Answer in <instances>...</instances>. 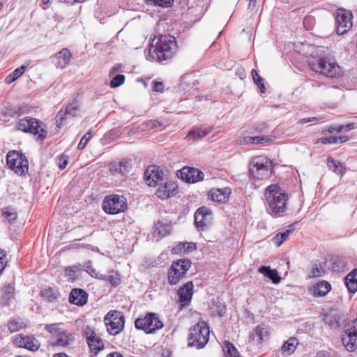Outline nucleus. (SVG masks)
<instances>
[{"label":"nucleus","mask_w":357,"mask_h":357,"mask_svg":"<svg viewBox=\"0 0 357 357\" xmlns=\"http://www.w3.org/2000/svg\"><path fill=\"white\" fill-rule=\"evenodd\" d=\"M176 51L175 38L168 35H162L155 38L150 44L146 59L158 63L170 60Z\"/></svg>","instance_id":"f257e3e1"},{"label":"nucleus","mask_w":357,"mask_h":357,"mask_svg":"<svg viewBox=\"0 0 357 357\" xmlns=\"http://www.w3.org/2000/svg\"><path fill=\"white\" fill-rule=\"evenodd\" d=\"M267 211L272 216H281L287 210L288 196L278 185H271L265 191Z\"/></svg>","instance_id":"f03ea898"},{"label":"nucleus","mask_w":357,"mask_h":357,"mask_svg":"<svg viewBox=\"0 0 357 357\" xmlns=\"http://www.w3.org/2000/svg\"><path fill=\"white\" fill-rule=\"evenodd\" d=\"M272 170V161L264 155L253 158L250 163V174L255 179L263 180L269 178Z\"/></svg>","instance_id":"7ed1b4c3"},{"label":"nucleus","mask_w":357,"mask_h":357,"mask_svg":"<svg viewBox=\"0 0 357 357\" xmlns=\"http://www.w3.org/2000/svg\"><path fill=\"white\" fill-rule=\"evenodd\" d=\"M209 328L204 321L198 322L189 330L188 345L197 349L203 348L208 341Z\"/></svg>","instance_id":"20e7f679"},{"label":"nucleus","mask_w":357,"mask_h":357,"mask_svg":"<svg viewBox=\"0 0 357 357\" xmlns=\"http://www.w3.org/2000/svg\"><path fill=\"white\" fill-rule=\"evenodd\" d=\"M6 162L8 167L18 175H24L29 171V162L21 151H10L6 155Z\"/></svg>","instance_id":"39448f33"},{"label":"nucleus","mask_w":357,"mask_h":357,"mask_svg":"<svg viewBox=\"0 0 357 357\" xmlns=\"http://www.w3.org/2000/svg\"><path fill=\"white\" fill-rule=\"evenodd\" d=\"M192 262L188 259H181L172 262L168 271V282L170 284H176L183 278L190 268Z\"/></svg>","instance_id":"423d86ee"},{"label":"nucleus","mask_w":357,"mask_h":357,"mask_svg":"<svg viewBox=\"0 0 357 357\" xmlns=\"http://www.w3.org/2000/svg\"><path fill=\"white\" fill-rule=\"evenodd\" d=\"M102 207L107 214H117L127 208V199L122 195H107L102 202Z\"/></svg>","instance_id":"0eeeda50"},{"label":"nucleus","mask_w":357,"mask_h":357,"mask_svg":"<svg viewBox=\"0 0 357 357\" xmlns=\"http://www.w3.org/2000/svg\"><path fill=\"white\" fill-rule=\"evenodd\" d=\"M16 127L19 130L34 135L37 140L43 141L47 135V131L40 127L39 121L34 118L21 119Z\"/></svg>","instance_id":"6e6552de"},{"label":"nucleus","mask_w":357,"mask_h":357,"mask_svg":"<svg viewBox=\"0 0 357 357\" xmlns=\"http://www.w3.org/2000/svg\"><path fill=\"white\" fill-rule=\"evenodd\" d=\"M104 321L108 333L112 335L119 334L124 328L125 317L120 312L110 310L105 316Z\"/></svg>","instance_id":"1a4fd4ad"},{"label":"nucleus","mask_w":357,"mask_h":357,"mask_svg":"<svg viewBox=\"0 0 357 357\" xmlns=\"http://www.w3.org/2000/svg\"><path fill=\"white\" fill-rule=\"evenodd\" d=\"M136 328L144 331L146 333H152L163 326L162 322L156 314L149 312L144 317H139L135 320Z\"/></svg>","instance_id":"9d476101"},{"label":"nucleus","mask_w":357,"mask_h":357,"mask_svg":"<svg viewBox=\"0 0 357 357\" xmlns=\"http://www.w3.org/2000/svg\"><path fill=\"white\" fill-rule=\"evenodd\" d=\"M310 66L316 73L326 77H335L339 74V66L335 62H330L326 59H316L310 61Z\"/></svg>","instance_id":"9b49d317"},{"label":"nucleus","mask_w":357,"mask_h":357,"mask_svg":"<svg viewBox=\"0 0 357 357\" xmlns=\"http://www.w3.org/2000/svg\"><path fill=\"white\" fill-rule=\"evenodd\" d=\"M342 342L348 351H354L357 348V319L347 323L342 334Z\"/></svg>","instance_id":"f8f14e48"},{"label":"nucleus","mask_w":357,"mask_h":357,"mask_svg":"<svg viewBox=\"0 0 357 357\" xmlns=\"http://www.w3.org/2000/svg\"><path fill=\"white\" fill-rule=\"evenodd\" d=\"M80 106L78 102L75 100H73L72 102H69L65 112L61 109L56 116V123L58 128H61L63 125V122L66 120L68 116L75 117L79 115Z\"/></svg>","instance_id":"ddd939ff"},{"label":"nucleus","mask_w":357,"mask_h":357,"mask_svg":"<svg viewBox=\"0 0 357 357\" xmlns=\"http://www.w3.org/2000/svg\"><path fill=\"white\" fill-rule=\"evenodd\" d=\"M164 178V173L159 166L150 165L144 172V179L149 186L155 187Z\"/></svg>","instance_id":"4468645a"},{"label":"nucleus","mask_w":357,"mask_h":357,"mask_svg":"<svg viewBox=\"0 0 357 357\" xmlns=\"http://www.w3.org/2000/svg\"><path fill=\"white\" fill-rule=\"evenodd\" d=\"M13 343L17 347L25 348L32 351H37L40 347L39 341L33 335H16Z\"/></svg>","instance_id":"2eb2a0df"},{"label":"nucleus","mask_w":357,"mask_h":357,"mask_svg":"<svg viewBox=\"0 0 357 357\" xmlns=\"http://www.w3.org/2000/svg\"><path fill=\"white\" fill-rule=\"evenodd\" d=\"M156 186H158V188L155 191V195L161 199L172 197L178 191V185L175 182L167 181L165 178L164 181L160 182Z\"/></svg>","instance_id":"dca6fc26"},{"label":"nucleus","mask_w":357,"mask_h":357,"mask_svg":"<svg viewBox=\"0 0 357 357\" xmlns=\"http://www.w3.org/2000/svg\"><path fill=\"white\" fill-rule=\"evenodd\" d=\"M86 339L91 352L97 354L104 349V342L90 327H86L85 330Z\"/></svg>","instance_id":"f3484780"},{"label":"nucleus","mask_w":357,"mask_h":357,"mask_svg":"<svg viewBox=\"0 0 357 357\" xmlns=\"http://www.w3.org/2000/svg\"><path fill=\"white\" fill-rule=\"evenodd\" d=\"M204 173L198 169L184 167L180 170V177L188 183H196L202 181Z\"/></svg>","instance_id":"a211bd4d"},{"label":"nucleus","mask_w":357,"mask_h":357,"mask_svg":"<svg viewBox=\"0 0 357 357\" xmlns=\"http://www.w3.org/2000/svg\"><path fill=\"white\" fill-rule=\"evenodd\" d=\"M193 283L192 281L186 282L177 291L181 309L188 305L193 294Z\"/></svg>","instance_id":"6ab92c4d"},{"label":"nucleus","mask_w":357,"mask_h":357,"mask_svg":"<svg viewBox=\"0 0 357 357\" xmlns=\"http://www.w3.org/2000/svg\"><path fill=\"white\" fill-rule=\"evenodd\" d=\"M88 294L79 288L73 289L69 294V302L72 304L83 306L88 301Z\"/></svg>","instance_id":"aec40b11"},{"label":"nucleus","mask_w":357,"mask_h":357,"mask_svg":"<svg viewBox=\"0 0 357 357\" xmlns=\"http://www.w3.org/2000/svg\"><path fill=\"white\" fill-rule=\"evenodd\" d=\"M131 160H123L119 162L113 163L109 169L113 176H126L131 170Z\"/></svg>","instance_id":"412c9836"},{"label":"nucleus","mask_w":357,"mask_h":357,"mask_svg":"<svg viewBox=\"0 0 357 357\" xmlns=\"http://www.w3.org/2000/svg\"><path fill=\"white\" fill-rule=\"evenodd\" d=\"M231 194V190L229 188L223 189H212L210 190L209 195L211 197V199L220 204H224L227 202Z\"/></svg>","instance_id":"4be33fe9"},{"label":"nucleus","mask_w":357,"mask_h":357,"mask_svg":"<svg viewBox=\"0 0 357 357\" xmlns=\"http://www.w3.org/2000/svg\"><path fill=\"white\" fill-rule=\"evenodd\" d=\"M56 340L53 345L66 347L70 345L75 338L73 335L67 331L62 330L56 336Z\"/></svg>","instance_id":"5701e85b"},{"label":"nucleus","mask_w":357,"mask_h":357,"mask_svg":"<svg viewBox=\"0 0 357 357\" xmlns=\"http://www.w3.org/2000/svg\"><path fill=\"white\" fill-rule=\"evenodd\" d=\"M211 131L210 128H202L198 127H194L191 130L189 131L185 137L188 140H198L202 139Z\"/></svg>","instance_id":"b1692460"},{"label":"nucleus","mask_w":357,"mask_h":357,"mask_svg":"<svg viewBox=\"0 0 357 357\" xmlns=\"http://www.w3.org/2000/svg\"><path fill=\"white\" fill-rule=\"evenodd\" d=\"M259 272L270 279L274 284H278L281 281V278L278 271L276 269H271L270 266H262L259 268Z\"/></svg>","instance_id":"393cba45"},{"label":"nucleus","mask_w":357,"mask_h":357,"mask_svg":"<svg viewBox=\"0 0 357 357\" xmlns=\"http://www.w3.org/2000/svg\"><path fill=\"white\" fill-rule=\"evenodd\" d=\"M331 289V284L325 280H322L313 287V294L317 297L325 296Z\"/></svg>","instance_id":"a878e982"},{"label":"nucleus","mask_w":357,"mask_h":357,"mask_svg":"<svg viewBox=\"0 0 357 357\" xmlns=\"http://www.w3.org/2000/svg\"><path fill=\"white\" fill-rule=\"evenodd\" d=\"M270 335V331L268 328L262 324L257 326L255 330V333L251 335L253 340L255 337H257L258 343H261L263 341H266L268 339Z\"/></svg>","instance_id":"bb28decb"},{"label":"nucleus","mask_w":357,"mask_h":357,"mask_svg":"<svg viewBox=\"0 0 357 357\" xmlns=\"http://www.w3.org/2000/svg\"><path fill=\"white\" fill-rule=\"evenodd\" d=\"M353 14L351 10L343 8H337L335 12V22H352Z\"/></svg>","instance_id":"cd10ccee"},{"label":"nucleus","mask_w":357,"mask_h":357,"mask_svg":"<svg viewBox=\"0 0 357 357\" xmlns=\"http://www.w3.org/2000/svg\"><path fill=\"white\" fill-rule=\"evenodd\" d=\"M357 269L353 270L345 278V284L349 291L354 293L357 291Z\"/></svg>","instance_id":"c85d7f7f"},{"label":"nucleus","mask_w":357,"mask_h":357,"mask_svg":"<svg viewBox=\"0 0 357 357\" xmlns=\"http://www.w3.org/2000/svg\"><path fill=\"white\" fill-rule=\"evenodd\" d=\"M272 140L268 135L245 137L243 138V143L253 144H266Z\"/></svg>","instance_id":"c756f323"},{"label":"nucleus","mask_w":357,"mask_h":357,"mask_svg":"<svg viewBox=\"0 0 357 357\" xmlns=\"http://www.w3.org/2000/svg\"><path fill=\"white\" fill-rule=\"evenodd\" d=\"M298 344V341L295 337H290L286 341L282 346V351L284 354L290 355L294 352L296 347Z\"/></svg>","instance_id":"7c9ffc66"},{"label":"nucleus","mask_w":357,"mask_h":357,"mask_svg":"<svg viewBox=\"0 0 357 357\" xmlns=\"http://www.w3.org/2000/svg\"><path fill=\"white\" fill-rule=\"evenodd\" d=\"M40 296L50 303H53L58 299L59 292L52 287H47L40 291Z\"/></svg>","instance_id":"2f4dec72"},{"label":"nucleus","mask_w":357,"mask_h":357,"mask_svg":"<svg viewBox=\"0 0 357 357\" xmlns=\"http://www.w3.org/2000/svg\"><path fill=\"white\" fill-rule=\"evenodd\" d=\"M171 231V226L161 222H158L154 226L153 233L156 236L164 237L169 234Z\"/></svg>","instance_id":"473e14b6"},{"label":"nucleus","mask_w":357,"mask_h":357,"mask_svg":"<svg viewBox=\"0 0 357 357\" xmlns=\"http://www.w3.org/2000/svg\"><path fill=\"white\" fill-rule=\"evenodd\" d=\"M327 166L331 170L337 174H342L344 172L343 165L331 157H328L327 158Z\"/></svg>","instance_id":"72a5a7b5"},{"label":"nucleus","mask_w":357,"mask_h":357,"mask_svg":"<svg viewBox=\"0 0 357 357\" xmlns=\"http://www.w3.org/2000/svg\"><path fill=\"white\" fill-rule=\"evenodd\" d=\"M223 351L225 357H240L239 353L234 345L229 341L223 343Z\"/></svg>","instance_id":"f704fd0d"},{"label":"nucleus","mask_w":357,"mask_h":357,"mask_svg":"<svg viewBox=\"0 0 357 357\" xmlns=\"http://www.w3.org/2000/svg\"><path fill=\"white\" fill-rule=\"evenodd\" d=\"M0 293L5 302H8L15 295V287L12 284H8L0 289Z\"/></svg>","instance_id":"c9c22d12"},{"label":"nucleus","mask_w":357,"mask_h":357,"mask_svg":"<svg viewBox=\"0 0 357 357\" xmlns=\"http://www.w3.org/2000/svg\"><path fill=\"white\" fill-rule=\"evenodd\" d=\"M26 66L22 65L20 67L16 68L10 74H9L5 79V82L7 84H11L17 79H18L25 71Z\"/></svg>","instance_id":"e433bc0d"},{"label":"nucleus","mask_w":357,"mask_h":357,"mask_svg":"<svg viewBox=\"0 0 357 357\" xmlns=\"http://www.w3.org/2000/svg\"><path fill=\"white\" fill-rule=\"evenodd\" d=\"M332 270L335 272H344L347 270V261L345 259L337 257L332 264Z\"/></svg>","instance_id":"4c0bfd02"},{"label":"nucleus","mask_w":357,"mask_h":357,"mask_svg":"<svg viewBox=\"0 0 357 357\" xmlns=\"http://www.w3.org/2000/svg\"><path fill=\"white\" fill-rule=\"evenodd\" d=\"M195 225H196V227L199 229V230H205L208 224H209V222L205 219L202 215H201L200 213H198V212L196 211L195 213Z\"/></svg>","instance_id":"58836bf2"},{"label":"nucleus","mask_w":357,"mask_h":357,"mask_svg":"<svg viewBox=\"0 0 357 357\" xmlns=\"http://www.w3.org/2000/svg\"><path fill=\"white\" fill-rule=\"evenodd\" d=\"M147 5L156 6L162 8H171L173 6L174 0H144Z\"/></svg>","instance_id":"ea45409f"},{"label":"nucleus","mask_w":357,"mask_h":357,"mask_svg":"<svg viewBox=\"0 0 357 357\" xmlns=\"http://www.w3.org/2000/svg\"><path fill=\"white\" fill-rule=\"evenodd\" d=\"M54 56L58 59H62L63 64L67 65L70 61L72 54L68 48H63L61 51L57 52Z\"/></svg>","instance_id":"a19ab883"},{"label":"nucleus","mask_w":357,"mask_h":357,"mask_svg":"<svg viewBox=\"0 0 357 357\" xmlns=\"http://www.w3.org/2000/svg\"><path fill=\"white\" fill-rule=\"evenodd\" d=\"M31 110V107L27 105H17L13 108L12 115L20 116L25 114H29Z\"/></svg>","instance_id":"79ce46f5"},{"label":"nucleus","mask_w":357,"mask_h":357,"mask_svg":"<svg viewBox=\"0 0 357 357\" xmlns=\"http://www.w3.org/2000/svg\"><path fill=\"white\" fill-rule=\"evenodd\" d=\"M26 325L17 319H12L8 324V328L11 333L18 331L20 329L24 328Z\"/></svg>","instance_id":"37998d69"},{"label":"nucleus","mask_w":357,"mask_h":357,"mask_svg":"<svg viewBox=\"0 0 357 357\" xmlns=\"http://www.w3.org/2000/svg\"><path fill=\"white\" fill-rule=\"evenodd\" d=\"M252 77L255 83L258 86L261 93L265 92V86L263 83V79L259 76L255 70H252Z\"/></svg>","instance_id":"c03bdc74"},{"label":"nucleus","mask_w":357,"mask_h":357,"mask_svg":"<svg viewBox=\"0 0 357 357\" xmlns=\"http://www.w3.org/2000/svg\"><path fill=\"white\" fill-rule=\"evenodd\" d=\"M3 216L9 222H11L17 219V214L13 208L6 207L3 210Z\"/></svg>","instance_id":"a18cd8bd"},{"label":"nucleus","mask_w":357,"mask_h":357,"mask_svg":"<svg viewBox=\"0 0 357 357\" xmlns=\"http://www.w3.org/2000/svg\"><path fill=\"white\" fill-rule=\"evenodd\" d=\"M324 323L328 325L331 328H337L339 326V321L337 318L332 314H326L323 319Z\"/></svg>","instance_id":"49530a36"},{"label":"nucleus","mask_w":357,"mask_h":357,"mask_svg":"<svg viewBox=\"0 0 357 357\" xmlns=\"http://www.w3.org/2000/svg\"><path fill=\"white\" fill-rule=\"evenodd\" d=\"M61 324H46L45 329L55 337L63 330L60 327Z\"/></svg>","instance_id":"de8ad7c7"},{"label":"nucleus","mask_w":357,"mask_h":357,"mask_svg":"<svg viewBox=\"0 0 357 357\" xmlns=\"http://www.w3.org/2000/svg\"><path fill=\"white\" fill-rule=\"evenodd\" d=\"M125 81V76L123 75H116L109 83L112 88H116L123 84Z\"/></svg>","instance_id":"09e8293b"},{"label":"nucleus","mask_w":357,"mask_h":357,"mask_svg":"<svg viewBox=\"0 0 357 357\" xmlns=\"http://www.w3.org/2000/svg\"><path fill=\"white\" fill-rule=\"evenodd\" d=\"M197 211L198 212V213H200L201 215H202L203 217L210 222V221L211 220L212 212L209 208L203 206L199 207L197 210Z\"/></svg>","instance_id":"8fccbe9b"},{"label":"nucleus","mask_w":357,"mask_h":357,"mask_svg":"<svg viewBox=\"0 0 357 357\" xmlns=\"http://www.w3.org/2000/svg\"><path fill=\"white\" fill-rule=\"evenodd\" d=\"M353 24H337L336 26V31L338 35H343L349 31Z\"/></svg>","instance_id":"3c124183"},{"label":"nucleus","mask_w":357,"mask_h":357,"mask_svg":"<svg viewBox=\"0 0 357 357\" xmlns=\"http://www.w3.org/2000/svg\"><path fill=\"white\" fill-rule=\"evenodd\" d=\"M92 137L91 131L89 130L87 132L81 139L79 143L78 144L77 148L79 150H82L86 147V144L91 139Z\"/></svg>","instance_id":"603ef678"},{"label":"nucleus","mask_w":357,"mask_h":357,"mask_svg":"<svg viewBox=\"0 0 357 357\" xmlns=\"http://www.w3.org/2000/svg\"><path fill=\"white\" fill-rule=\"evenodd\" d=\"M357 128V124L354 123H349L347 125H341L338 127H337L336 132L338 133L342 132H347L351 130H354Z\"/></svg>","instance_id":"864d4df0"},{"label":"nucleus","mask_w":357,"mask_h":357,"mask_svg":"<svg viewBox=\"0 0 357 357\" xmlns=\"http://www.w3.org/2000/svg\"><path fill=\"white\" fill-rule=\"evenodd\" d=\"M103 280L110 282L114 286H117L120 283V278L118 274L105 275V278H103Z\"/></svg>","instance_id":"5fc2aeb1"},{"label":"nucleus","mask_w":357,"mask_h":357,"mask_svg":"<svg viewBox=\"0 0 357 357\" xmlns=\"http://www.w3.org/2000/svg\"><path fill=\"white\" fill-rule=\"evenodd\" d=\"M322 273H323V269L321 268H319L317 263H313L312 264L310 277H314V278L319 277L321 275Z\"/></svg>","instance_id":"6e6d98bb"},{"label":"nucleus","mask_w":357,"mask_h":357,"mask_svg":"<svg viewBox=\"0 0 357 357\" xmlns=\"http://www.w3.org/2000/svg\"><path fill=\"white\" fill-rule=\"evenodd\" d=\"M7 257L4 250L0 248V275L6 266Z\"/></svg>","instance_id":"4d7b16f0"},{"label":"nucleus","mask_w":357,"mask_h":357,"mask_svg":"<svg viewBox=\"0 0 357 357\" xmlns=\"http://www.w3.org/2000/svg\"><path fill=\"white\" fill-rule=\"evenodd\" d=\"M321 142L323 144H337V140L336 139V137L335 136H330V137H321L319 139L317 142V143Z\"/></svg>","instance_id":"13d9d810"},{"label":"nucleus","mask_w":357,"mask_h":357,"mask_svg":"<svg viewBox=\"0 0 357 357\" xmlns=\"http://www.w3.org/2000/svg\"><path fill=\"white\" fill-rule=\"evenodd\" d=\"M144 125L148 129H151L154 128H158L162 125V123L158 121V120H149L146 121Z\"/></svg>","instance_id":"bf43d9fd"},{"label":"nucleus","mask_w":357,"mask_h":357,"mask_svg":"<svg viewBox=\"0 0 357 357\" xmlns=\"http://www.w3.org/2000/svg\"><path fill=\"white\" fill-rule=\"evenodd\" d=\"M294 230V225H291L289 226V229H286L283 232H280V236L283 239L284 241H285L288 237L289 236V234Z\"/></svg>","instance_id":"052dcab7"},{"label":"nucleus","mask_w":357,"mask_h":357,"mask_svg":"<svg viewBox=\"0 0 357 357\" xmlns=\"http://www.w3.org/2000/svg\"><path fill=\"white\" fill-rule=\"evenodd\" d=\"M183 252L188 253L190 252L197 249V245L195 243H184Z\"/></svg>","instance_id":"680f3d73"},{"label":"nucleus","mask_w":357,"mask_h":357,"mask_svg":"<svg viewBox=\"0 0 357 357\" xmlns=\"http://www.w3.org/2000/svg\"><path fill=\"white\" fill-rule=\"evenodd\" d=\"M68 163V158L66 155H61L59 158V167L61 169H64Z\"/></svg>","instance_id":"e2e57ef3"},{"label":"nucleus","mask_w":357,"mask_h":357,"mask_svg":"<svg viewBox=\"0 0 357 357\" xmlns=\"http://www.w3.org/2000/svg\"><path fill=\"white\" fill-rule=\"evenodd\" d=\"M164 85L160 82H153V90L156 92H161L163 91Z\"/></svg>","instance_id":"0e129e2a"},{"label":"nucleus","mask_w":357,"mask_h":357,"mask_svg":"<svg viewBox=\"0 0 357 357\" xmlns=\"http://www.w3.org/2000/svg\"><path fill=\"white\" fill-rule=\"evenodd\" d=\"M303 13V8H299L298 9H295V10H291L289 13V20H296L295 16L298 14V13Z\"/></svg>","instance_id":"69168bd1"},{"label":"nucleus","mask_w":357,"mask_h":357,"mask_svg":"<svg viewBox=\"0 0 357 357\" xmlns=\"http://www.w3.org/2000/svg\"><path fill=\"white\" fill-rule=\"evenodd\" d=\"M273 243L277 245V246H280L282 243L284 242L283 239L282 238H280V234L278 233L273 238Z\"/></svg>","instance_id":"338daca9"},{"label":"nucleus","mask_w":357,"mask_h":357,"mask_svg":"<svg viewBox=\"0 0 357 357\" xmlns=\"http://www.w3.org/2000/svg\"><path fill=\"white\" fill-rule=\"evenodd\" d=\"M267 128H268V126H267L266 123H261L258 124L257 126H256L255 129L256 132H264Z\"/></svg>","instance_id":"774afa93"}]
</instances>
